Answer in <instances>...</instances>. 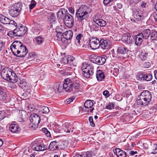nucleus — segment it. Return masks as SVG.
I'll list each match as a JSON object with an SVG mask.
<instances>
[{
    "label": "nucleus",
    "instance_id": "16",
    "mask_svg": "<svg viewBox=\"0 0 157 157\" xmlns=\"http://www.w3.org/2000/svg\"><path fill=\"white\" fill-rule=\"evenodd\" d=\"M96 77L98 81H101L105 78L104 72L101 70H99L96 73Z\"/></svg>",
    "mask_w": 157,
    "mask_h": 157
},
{
    "label": "nucleus",
    "instance_id": "14",
    "mask_svg": "<svg viewBox=\"0 0 157 157\" xmlns=\"http://www.w3.org/2000/svg\"><path fill=\"white\" fill-rule=\"evenodd\" d=\"M133 38L131 36L130 34H125L123 36L122 38V40L125 43L129 44L132 43Z\"/></svg>",
    "mask_w": 157,
    "mask_h": 157
},
{
    "label": "nucleus",
    "instance_id": "18",
    "mask_svg": "<svg viewBox=\"0 0 157 157\" xmlns=\"http://www.w3.org/2000/svg\"><path fill=\"white\" fill-rule=\"evenodd\" d=\"M71 79H72L74 81V82H72V87L74 89L73 92H75L76 90H78L79 89V84L78 83V81L77 80V78H71Z\"/></svg>",
    "mask_w": 157,
    "mask_h": 157
},
{
    "label": "nucleus",
    "instance_id": "10",
    "mask_svg": "<svg viewBox=\"0 0 157 157\" xmlns=\"http://www.w3.org/2000/svg\"><path fill=\"white\" fill-rule=\"evenodd\" d=\"M12 74V72L8 68H4L1 72V76L3 79L8 81L10 80V76Z\"/></svg>",
    "mask_w": 157,
    "mask_h": 157
},
{
    "label": "nucleus",
    "instance_id": "24",
    "mask_svg": "<svg viewBox=\"0 0 157 157\" xmlns=\"http://www.w3.org/2000/svg\"><path fill=\"white\" fill-rule=\"evenodd\" d=\"M0 21L4 24L10 23V19L2 15H0Z\"/></svg>",
    "mask_w": 157,
    "mask_h": 157
},
{
    "label": "nucleus",
    "instance_id": "13",
    "mask_svg": "<svg viewBox=\"0 0 157 157\" xmlns=\"http://www.w3.org/2000/svg\"><path fill=\"white\" fill-rule=\"evenodd\" d=\"M133 39L135 40V44L138 46H140L142 44L143 40L144 39L140 33L136 36L135 38Z\"/></svg>",
    "mask_w": 157,
    "mask_h": 157
},
{
    "label": "nucleus",
    "instance_id": "45",
    "mask_svg": "<svg viewBox=\"0 0 157 157\" xmlns=\"http://www.w3.org/2000/svg\"><path fill=\"white\" fill-rule=\"evenodd\" d=\"M61 61L62 63L65 64H67L68 61L67 56H62L61 58Z\"/></svg>",
    "mask_w": 157,
    "mask_h": 157
},
{
    "label": "nucleus",
    "instance_id": "5",
    "mask_svg": "<svg viewBox=\"0 0 157 157\" xmlns=\"http://www.w3.org/2000/svg\"><path fill=\"white\" fill-rule=\"evenodd\" d=\"M74 81L70 78H68L65 80L63 85V88L67 92H70L74 90L72 87V82Z\"/></svg>",
    "mask_w": 157,
    "mask_h": 157
},
{
    "label": "nucleus",
    "instance_id": "35",
    "mask_svg": "<svg viewBox=\"0 0 157 157\" xmlns=\"http://www.w3.org/2000/svg\"><path fill=\"white\" fill-rule=\"evenodd\" d=\"M40 111L43 113H47L49 111L48 107L46 106H41L40 108Z\"/></svg>",
    "mask_w": 157,
    "mask_h": 157
},
{
    "label": "nucleus",
    "instance_id": "29",
    "mask_svg": "<svg viewBox=\"0 0 157 157\" xmlns=\"http://www.w3.org/2000/svg\"><path fill=\"white\" fill-rule=\"evenodd\" d=\"M68 141L66 140L63 142H60L58 143V145L60 148L64 149L68 146Z\"/></svg>",
    "mask_w": 157,
    "mask_h": 157
},
{
    "label": "nucleus",
    "instance_id": "42",
    "mask_svg": "<svg viewBox=\"0 0 157 157\" xmlns=\"http://www.w3.org/2000/svg\"><path fill=\"white\" fill-rule=\"evenodd\" d=\"M53 89L55 90L56 92H60L61 89L60 90L59 85L58 84L55 85L53 87Z\"/></svg>",
    "mask_w": 157,
    "mask_h": 157
},
{
    "label": "nucleus",
    "instance_id": "31",
    "mask_svg": "<svg viewBox=\"0 0 157 157\" xmlns=\"http://www.w3.org/2000/svg\"><path fill=\"white\" fill-rule=\"evenodd\" d=\"M95 22L98 25L100 26H105L106 25L105 21L101 19L96 20Z\"/></svg>",
    "mask_w": 157,
    "mask_h": 157
},
{
    "label": "nucleus",
    "instance_id": "49",
    "mask_svg": "<svg viewBox=\"0 0 157 157\" xmlns=\"http://www.w3.org/2000/svg\"><path fill=\"white\" fill-rule=\"evenodd\" d=\"M26 82H25V81H21L18 84L19 86L23 89L24 88V86H25V85H26Z\"/></svg>",
    "mask_w": 157,
    "mask_h": 157
},
{
    "label": "nucleus",
    "instance_id": "56",
    "mask_svg": "<svg viewBox=\"0 0 157 157\" xmlns=\"http://www.w3.org/2000/svg\"><path fill=\"white\" fill-rule=\"evenodd\" d=\"M143 66L145 68H149L151 66V63L149 62H145L143 64Z\"/></svg>",
    "mask_w": 157,
    "mask_h": 157
},
{
    "label": "nucleus",
    "instance_id": "32",
    "mask_svg": "<svg viewBox=\"0 0 157 157\" xmlns=\"http://www.w3.org/2000/svg\"><path fill=\"white\" fill-rule=\"evenodd\" d=\"M150 35V38L151 40H156L157 38V32L155 31L152 30Z\"/></svg>",
    "mask_w": 157,
    "mask_h": 157
},
{
    "label": "nucleus",
    "instance_id": "33",
    "mask_svg": "<svg viewBox=\"0 0 157 157\" xmlns=\"http://www.w3.org/2000/svg\"><path fill=\"white\" fill-rule=\"evenodd\" d=\"M148 53L147 52H142L140 55V57L142 60H144L147 59Z\"/></svg>",
    "mask_w": 157,
    "mask_h": 157
},
{
    "label": "nucleus",
    "instance_id": "3",
    "mask_svg": "<svg viewBox=\"0 0 157 157\" xmlns=\"http://www.w3.org/2000/svg\"><path fill=\"white\" fill-rule=\"evenodd\" d=\"M31 124L30 127H31L33 130L38 128L40 119L39 115L36 113L32 114L29 118Z\"/></svg>",
    "mask_w": 157,
    "mask_h": 157
},
{
    "label": "nucleus",
    "instance_id": "17",
    "mask_svg": "<svg viewBox=\"0 0 157 157\" xmlns=\"http://www.w3.org/2000/svg\"><path fill=\"white\" fill-rule=\"evenodd\" d=\"M151 31L149 29H146L144 30L140 33L141 35L144 39H147L150 36L151 34Z\"/></svg>",
    "mask_w": 157,
    "mask_h": 157
},
{
    "label": "nucleus",
    "instance_id": "55",
    "mask_svg": "<svg viewBox=\"0 0 157 157\" xmlns=\"http://www.w3.org/2000/svg\"><path fill=\"white\" fill-rule=\"evenodd\" d=\"M5 113L4 111H0V121L3 119L5 117Z\"/></svg>",
    "mask_w": 157,
    "mask_h": 157
},
{
    "label": "nucleus",
    "instance_id": "41",
    "mask_svg": "<svg viewBox=\"0 0 157 157\" xmlns=\"http://www.w3.org/2000/svg\"><path fill=\"white\" fill-rule=\"evenodd\" d=\"M15 29L13 31H10L8 33L7 35L11 37H14L17 36L16 33H15Z\"/></svg>",
    "mask_w": 157,
    "mask_h": 157
},
{
    "label": "nucleus",
    "instance_id": "44",
    "mask_svg": "<svg viewBox=\"0 0 157 157\" xmlns=\"http://www.w3.org/2000/svg\"><path fill=\"white\" fill-rule=\"evenodd\" d=\"M42 131L48 137H49L51 136V134L49 131L45 128H43L42 129Z\"/></svg>",
    "mask_w": 157,
    "mask_h": 157
},
{
    "label": "nucleus",
    "instance_id": "40",
    "mask_svg": "<svg viewBox=\"0 0 157 157\" xmlns=\"http://www.w3.org/2000/svg\"><path fill=\"white\" fill-rule=\"evenodd\" d=\"M36 3L34 0H32L30 4L29 5L30 9L32 10L36 6Z\"/></svg>",
    "mask_w": 157,
    "mask_h": 157
},
{
    "label": "nucleus",
    "instance_id": "60",
    "mask_svg": "<svg viewBox=\"0 0 157 157\" xmlns=\"http://www.w3.org/2000/svg\"><path fill=\"white\" fill-rule=\"evenodd\" d=\"M94 100H89V108H91L94 105L93 101Z\"/></svg>",
    "mask_w": 157,
    "mask_h": 157
},
{
    "label": "nucleus",
    "instance_id": "15",
    "mask_svg": "<svg viewBox=\"0 0 157 157\" xmlns=\"http://www.w3.org/2000/svg\"><path fill=\"white\" fill-rule=\"evenodd\" d=\"M9 129L11 132L13 133H17L21 130L19 125L15 124H11L10 126Z\"/></svg>",
    "mask_w": 157,
    "mask_h": 157
},
{
    "label": "nucleus",
    "instance_id": "39",
    "mask_svg": "<svg viewBox=\"0 0 157 157\" xmlns=\"http://www.w3.org/2000/svg\"><path fill=\"white\" fill-rule=\"evenodd\" d=\"M67 60L68 61L67 64L72 65L73 64L72 62L75 59L74 57L71 56H67Z\"/></svg>",
    "mask_w": 157,
    "mask_h": 157
},
{
    "label": "nucleus",
    "instance_id": "51",
    "mask_svg": "<svg viewBox=\"0 0 157 157\" xmlns=\"http://www.w3.org/2000/svg\"><path fill=\"white\" fill-rule=\"evenodd\" d=\"M88 64L86 63H83L82 67V71L85 70H88L87 67L88 66Z\"/></svg>",
    "mask_w": 157,
    "mask_h": 157
},
{
    "label": "nucleus",
    "instance_id": "21",
    "mask_svg": "<svg viewBox=\"0 0 157 157\" xmlns=\"http://www.w3.org/2000/svg\"><path fill=\"white\" fill-rule=\"evenodd\" d=\"M66 10L65 9H62L60 10L57 13V17L60 19H63L64 20L65 16L66 13Z\"/></svg>",
    "mask_w": 157,
    "mask_h": 157
},
{
    "label": "nucleus",
    "instance_id": "43",
    "mask_svg": "<svg viewBox=\"0 0 157 157\" xmlns=\"http://www.w3.org/2000/svg\"><path fill=\"white\" fill-rule=\"evenodd\" d=\"M96 56H97L95 55H90L89 56V60L91 62L94 63Z\"/></svg>",
    "mask_w": 157,
    "mask_h": 157
},
{
    "label": "nucleus",
    "instance_id": "62",
    "mask_svg": "<svg viewBox=\"0 0 157 157\" xmlns=\"http://www.w3.org/2000/svg\"><path fill=\"white\" fill-rule=\"evenodd\" d=\"M153 16L156 21H157V10L153 13Z\"/></svg>",
    "mask_w": 157,
    "mask_h": 157
},
{
    "label": "nucleus",
    "instance_id": "48",
    "mask_svg": "<svg viewBox=\"0 0 157 157\" xmlns=\"http://www.w3.org/2000/svg\"><path fill=\"white\" fill-rule=\"evenodd\" d=\"M85 70L82 71V75L84 77L87 78H88V70Z\"/></svg>",
    "mask_w": 157,
    "mask_h": 157
},
{
    "label": "nucleus",
    "instance_id": "11",
    "mask_svg": "<svg viewBox=\"0 0 157 157\" xmlns=\"http://www.w3.org/2000/svg\"><path fill=\"white\" fill-rule=\"evenodd\" d=\"M48 147L46 145H41L37 144H33L31 148L33 150L39 151H44L47 150Z\"/></svg>",
    "mask_w": 157,
    "mask_h": 157
},
{
    "label": "nucleus",
    "instance_id": "34",
    "mask_svg": "<svg viewBox=\"0 0 157 157\" xmlns=\"http://www.w3.org/2000/svg\"><path fill=\"white\" fill-rule=\"evenodd\" d=\"M44 40V39L40 36H38L36 39V44L38 45L41 44Z\"/></svg>",
    "mask_w": 157,
    "mask_h": 157
},
{
    "label": "nucleus",
    "instance_id": "28",
    "mask_svg": "<svg viewBox=\"0 0 157 157\" xmlns=\"http://www.w3.org/2000/svg\"><path fill=\"white\" fill-rule=\"evenodd\" d=\"M6 99V94L2 87L0 86V100L4 101Z\"/></svg>",
    "mask_w": 157,
    "mask_h": 157
},
{
    "label": "nucleus",
    "instance_id": "46",
    "mask_svg": "<svg viewBox=\"0 0 157 157\" xmlns=\"http://www.w3.org/2000/svg\"><path fill=\"white\" fill-rule=\"evenodd\" d=\"M28 109L30 111H33L35 109V106L33 104H30L27 106Z\"/></svg>",
    "mask_w": 157,
    "mask_h": 157
},
{
    "label": "nucleus",
    "instance_id": "23",
    "mask_svg": "<svg viewBox=\"0 0 157 157\" xmlns=\"http://www.w3.org/2000/svg\"><path fill=\"white\" fill-rule=\"evenodd\" d=\"M58 148V143L55 141L51 142L48 146V148L51 150H55Z\"/></svg>",
    "mask_w": 157,
    "mask_h": 157
},
{
    "label": "nucleus",
    "instance_id": "38",
    "mask_svg": "<svg viewBox=\"0 0 157 157\" xmlns=\"http://www.w3.org/2000/svg\"><path fill=\"white\" fill-rule=\"evenodd\" d=\"M98 62V64L103 65L105 62L106 59L105 57H103L99 56Z\"/></svg>",
    "mask_w": 157,
    "mask_h": 157
},
{
    "label": "nucleus",
    "instance_id": "61",
    "mask_svg": "<svg viewBox=\"0 0 157 157\" xmlns=\"http://www.w3.org/2000/svg\"><path fill=\"white\" fill-rule=\"evenodd\" d=\"M75 98V97H72L67 99V101L68 103H70L71 102H72L74 100Z\"/></svg>",
    "mask_w": 157,
    "mask_h": 157
},
{
    "label": "nucleus",
    "instance_id": "19",
    "mask_svg": "<svg viewBox=\"0 0 157 157\" xmlns=\"http://www.w3.org/2000/svg\"><path fill=\"white\" fill-rule=\"evenodd\" d=\"M117 52L121 54H127L128 50L124 45H120L117 47Z\"/></svg>",
    "mask_w": 157,
    "mask_h": 157
},
{
    "label": "nucleus",
    "instance_id": "6",
    "mask_svg": "<svg viewBox=\"0 0 157 157\" xmlns=\"http://www.w3.org/2000/svg\"><path fill=\"white\" fill-rule=\"evenodd\" d=\"M63 21L66 26L69 28L72 27L74 24V18L68 13L65 14Z\"/></svg>",
    "mask_w": 157,
    "mask_h": 157
},
{
    "label": "nucleus",
    "instance_id": "12",
    "mask_svg": "<svg viewBox=\"0 0 157 157\" xmlns=\"http://www.w3.org/2000/svg\"><path fill=\"white\" fill-rule=\"evenodd\" d=\"M99 47L103 49L108 48L109 47V44L108 40H104V39H101L99 40Z\"/></svg>",
    "mask_w": 157,
    "mask_h": 157
},
{
    "label": "nucleus",
    "instance_id": "8",
    "mask_svg": "<svg viewBox=\"0 0 157 157\" xmlns=\"http://www.w3.org/2000/svg\"><path fill=\"white\" fill-rule=\"evenodd\" d=\"M27 31V28L24 26L21 25L18 26L15 29V33H16L17 36H23Z\"/></svg>",
    "mask_w": 157,
    "mask_h": 157
},
{
    "label": "nucleus",
    "instance_id": "26",
    "mask_svg": "<svg viewBox=\"0 0 157 157\" xmlns=\"http://www.w3.org/2000/svg\"><path fill=\"white\" fill-rule=\"evenodd\" d=\"M24 48L21 47V50H19L20 51L19 54L21 53V54L17 56L20 57H25L27 54L28 52V50L26 47L24 46Z\"/></svg>",
    "mask_w": 157,
    "mask_h": 157
},
{
    "label": "nucleus",
    "instance_id": "36",
    "mask_svg": "<svg viewBox=\"0 0 157 157\" xmlns=\"http://www.w3.org/2000/svg\"><path fill=\"white\" fill-rule=\"evenodd\" d=\"M144 75L142 74V73L140 72L138 73L136 75V79L139 80H144Z\"/></svg>",
    "mask_w": 157,
    "mask_h": 157
},
{
    "label": "nucleus",
    "instance_id": "52",
    "mask_svg": "<svg viewBox=\"0 0 157 157\" xmlns=\"http://www.w3.org/2000/svg\"><path fill=\"white\" fill-rule=\"evenodd\" d=\"M94 74V67L93 66H90V67L89 68V78L90 76H92Z\"/></svg>",
    "mask_w": 157,
    "mask_h": 157
},
{
    "label": "nucleus",
    "instance_id": "53",
    "mask_svg": "<svg viewBox=\"0 0 157 157\" xmlns=\"http://www.w3.org/2000/svg\"><path fill=\"white\" fill-rule=\"evenodd\" d=\"M68 40L66 39L65 37H63L61 35V40L64 44H67L68 43Z\"/></svg>",
    "mask_w": 157,
    "mask_h": 157
},
{
    "label": "nucleus",
    "instance_id": "27",
    "mask_svg": "<svg viewBox=\"0 0 157 157\" xmlns=\"http://www.w3.org/2000/svg\"><path fill=\"white\" fill-rule=\"evenodd\" d=\"M10 80L8 81H10L11 82L15 83L18 80V77L16 76H15V74L14 73H12V74L10 76Z\"/></svg>",
    "mask_w": 157,
    "mask_h": 157
},
{
    "label": "nucleus",
    "instance_id": "47",
    "mask_svg": "<svg viewBox=\"0 0 157 157\" xmlns=\"http://www.w3.org/2000/svg\"><path fill=\"white\" fill-rule=\"evenodd\" d=\"M89 122L91 126L94 127L95 126V124L93 121V119L92 116H90L89 117Z\"/></svg>",
    "mask_w": 157,
    "mask_h": 157
},
{
    "label": "nucleus",
    "instance_id": "37",
    "mask_svg": "<svg viewBox=\"0 0 157 157\" xmlns=\"http://www.w3.org/2000/svg\"><path fill=\"white\" fill-rule=\"evenodd\" d=\"M144 80L148 81L151 80L152 78V75L149 74L144 75Z\"/></svg>",
    "mask_w": 157,
    "mask_h": 157
},
{
    "label": "nucleus",
    "instance_id": "54",
    "mask_svg": "<svg viewBox=\"0 0 157 157\" xmlns=\"http://www.w3.org/2000/svg\"><path fill=\"white\" fill-rule=\"evenodd\" d=\"M114 107V104L113 103L109 102L108 105L106 106V108L107 109H110L112 108H113Z\"/></svg>",
    "mask_w": 157,
    "mask_h": 157
},
{
    "label": "nucleus",
    "instance_id": "57",
    "mask_svg": "<svg viewBox=\"0 0 157 157\" xmlns=\"http://www.w3.org/2000/svg\"><path fill=\"white\" fill-rule=\"evenodd\" d=\"M153 152H151L152 154H155L157 153V144H155L154 145Z\"/></svg>",
    "mask_w": 157,
    "mask_h": 157
},
{
    "label": "nucleus",
    "instance_id": "63",
    "mask_svg": "<svg viewBox=\"0 0 157 157\" xmlns=\"http://www.w3.org/2000/svg\"><path fill=\"white\" fill-rule=\"evenodd\" d=\"M88 100H86L84 104V107L85 108L88 109Z\"/></svg>",
    "mask_w": 157,
    "mask_h": 157
},
{
    "label": "nucleus",
    "instance_id": "7",
    "mask_svg": "<svg viewBox=\"0 0 157 157\" xmlns=\"http://www.w3.org/2000/svg\"><path fill=\"white\" fill-rule=\"evenodd\" d=\"M89 42L90 47L93 49H97L100 46L99 40L97 37L92 38L89 40Z\"/></svg>",
    "mask_w": 157,
    "mask_h": 157
},
{
    "label": "nucleus",
    "instance_id": "22",
    "mask_svg": "<svg viewBox=\"0 0 157 157\" xmlns=\"http://www.w3.org/2000/svg\"><path fill=\"white\" fill-rule=\"evenodd\" d=\"M115 150L116 151V155L118 157H126V153L124 151L118 148H117Z\"/></svg>",
    "mask_w": 157,
    "mask_h": 157
},
{
    "label": "nucleus",
    "instance_id": "64",
    "mask_svg": "<svg viewBox=\"0 0 157 157\" xmlns=\"http://www.w3.org/2000/svg\"><path fill=\"white\" fill-rule=\"evenodd\" d=\"M137 152L136 151H130L129 152V154L131 156L134 155L135 154H137Z\"/></svg>",
    "mask_w": 157,
    "mask_h": 157
},
{
    "label": "nucleus",
    "instance_id": "50",
    "mask_svg": "<svg viewBox=\"0 0 157 157\" xmlns=\"http://www.w3.org/2000/svg\"><path fill=\"white\" fill-rule=\"evenodd\" d=\"M82 37V34H79L76 37V40L75 41V42H77L78 43V44L80 43V40Z\"/></svg>",
    "mask_w": 157,
    "mask_h": 157
},
{
    "label": "nucleus",
    "instance_id": "1",
    "mask_svg": "<svg viewBox=\"0 0 157 157\" xmlns=\"http://www.w3.org/2000/svg\"><path fill=\"white\" fill-rule=\"evenodd\" d=\"M152 97V93L150 91L147 90H144L137 97L136 100L139 105L146 106L151 101Z\"/></svg>",
    "mask_w": 157,
    "mask_h": 157
},
{
    "label": "nucleus",
    "instance_id": "20",
    "mask_svg": "<svg viewBox=\"0 0 157 157\" xmlns=\"http://www.w3.org/2000/svg\"><path fill=\"white\" fill-rule=\"evenodd\" d=\"M73 33L71 30L66 31L65 32L62 34L61 36L63 37H65L66 39H68V40H71L72 37Z\"/></svg>",
    "mask_w": 157,
    "mask_h": 157
},
{
    "label": "nucleus",
    "instance_id": "30",
    "mask_svg": "<svg viewBox=\"0 0 157 157\" xmlns=\"http://www.w3.org/2000/svg\"><path fill=\"white\" fill-rule=\"evenodd\" d=\"M56 17L54 13H52L48 16V21L50 23L53 24L55 21Z\"/></svg>",
    "mask_w": 157,
    "mask_h": 157
},
{
    "label": "nucleus",
    "instance_id": "58",
    "mask_svg": "<svg viewBox=\"0 0 157 157\" xmlns=\"http://www.w3.org/2000/svg\"><path fill=\"white\" fill-rule=\"evenodd\" d=\"M103 94L107 97H109L110 96L109 92L106 90L104 91L103 92Z\"/></svg>",
    "mask_w": 157,
    "mask_h": 157
},
{
    "label": "nucleus",
    "instance_id": "4",
    "mask_svg": "<svg viewBox=\"0 0 157 157\" xmlns=\"http://www.w3.org/2000/svg\"><path fill=\"white\" fill-rule=\"evenodd\" d=\"M21 47H24L21 42L20 41H16L11 44L10 48L13 55L17 56V55L19 54V50H21Z\"/></svg>",
    "mask_w": 157,
    "mask_h": 157
},
{
    "label": "nucleus",
    "instance_id": "9",
    "mask_svg": "<svg viewBox=\"0 0 157 157\" xmlns=\"http://www.w3.org/2000/svg\"><path fill=\"white\" fill-rule=\"evenodd\" d=\"M88 14V12L85 11L82 8H80L77 10L76 13L77 17L79 20L82 21L85 19Z\"/></svg>",
    "mask_w": 157,
    "mask_h": 157
},
{
    "label": "nucleus",
    "instance_id": "2",
    "mask_svg": "<svg viewBox=\"0 0 157 157\" xmlns=\"http://www.w3.org/2000/svg\"><path fill=\"white\" fill-rule=\"evenodd\" d=\"M22 5L21 2H18L11 6L9 10L10 16L13 17H17L20 14L21 10Z\"/></svg>",
    "mask_w": 157,
    "mask_h": 157
},
{
    "label": "nucleus",
    "instance_id": "25",
    "mask_svg": "<svg viewBox=\"0 0 157 157\" xmlns=\"http://www.w3.org/2000/svg\"><path fill=\"white\" fill-rule=\"evenodd\" d=\"M134 17L138 21H141L143 18L142 13L139 11H135L133 14Z\"/></svg>",
    "mask_w": 157,
    "mask_h": 157
},
{
    "label": "nucleus",
    "instance_id": "59",
    "mask_svg": "<svg viewBox=\"0 0 157 157\" xmlns=\"http://www.w3.org/2000/svg\"><path fill=\"white\" fill-rule=\"evenodd\" d=\"M82 110V111L83 112V113L86 112H88V110H87L84 108H82V107H80L79 108V111L80 112L81 110Z\"/></svg>",
    "mask_w": 157,
    "mask_h": 157
}]
</instances>
